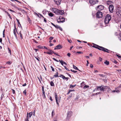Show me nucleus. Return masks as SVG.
I'll list each match as a JSON object with an SVG mask.
<instances>
[{
    "label": "nucleus",
    "mask_w": 121,
    "mask_h": 121,
    "mask_svg": "<svg viewBox=\"0 0 121 121\" xmlns=\"http://www.w3.org/2000/svg\"><path fill=\"white\" fill-rule=\"evenodd\" d=\"M111 18V15L109 14H107L104 20V22L106 24L108 23Z\"/></svg>",
    "instance_id": "f257e3e1"
},
{
    "label": "nucleus",
    "mask_w": 121,
    "mask_h": 121,
    "mask_svg": "<svg viewBox=\"0 0 121 121\" xmlns=\"http://www.w3.org/2000/svg\"><path fill=\"white\" fill-rule=\"evenodd\" d=\"M57 22L59 23L63 22L65 21V19L64 17H60L57 20Z\"/></svg>",
    "instance_id": "f03ea898"
},
{
    "label": "nucleus",
    "mask_w": 121,
    "mask_h": 121,
    "mask_svg": "<svg viewBox=\"0 0 121 121\" xmlns=\"http://www.w3.org/2000/svg\"><path fill=\"white\" fill-rule=\"evenodd\" d=\"M96 17L99 18H101L102 16V13L99 11H98L96 13Z\"/></svg>",
    "instance_id": "7ed1b4c3"
},
{
    "label": "nucleus",
    "mask_w": 121,
    "mask_h": 121,
    "mask_svg": "<svg viewBox=\"0 0 121 121\" xmlns=\"http://www.w3.org/2000/svg\"><path fill=\"white\" fill-rule=\"evenodd\" d=\"M55 97L56 100V103L57 104V105L58 106H59V104L58 102V101L59 102L60 101V100L61 99V97L59 96L58 97V98L57 97V94L56 93H55Z\"/></svg>",
    "instance_id": "20e7f679"
},
{
    "label": "nucleus",
    "mask_w": 121,
    "mask_h": 121,
    "mask_svg": "<svg viewBox=\"0 0 121 121\" xmlns=\"http://www.w3.org/2000/svg\"><path fill=\"white\" fill-rule=\"evenodd\" d=\"M89 3L91 4L94 5L98 2V0H90Z\"/></svg>",
    "instance_id": "39448f33"
},
{
    "label": "nucleus",
    "mask_w": 121,
    "mask_h": 121,
    "mask_svg": "<svg viewBox=\"0 0 121 121\" xmlns=\"http://www.w3.org/2000/svg\"><path fill=\"white\" fill-rule=\"evenodd\" d=\"M116 13L118 16H121V7L118 8Z\"/></svg>",
    "instance_id": "423d86ee"
},
{
    "label": "nucleus",
    "mask_w": 121,
    "mask_h": 121,
    "mask_svg": "<svg viewBox=\"0 0 121 121\" xmlns=\"http://www.w3.org/2000/svg\"><path fill=\"white\" fill-rule=\"evenodd\" d=\"M52 11L54 13H55L56 14L58 15V11H59V10H58L57 9L53 8H52L51 9Z\"/></svg>",
    "instance_id": "0eeeda50"
},
{
    "label": "nucleus",
    "mask_w": 121,
    "mask_h": 121,
    "mask_svg": "<svg viewBox=\"0 0 121 121\" xmlns=\"http://www.w3.org/2000/svg\"><path fill=\"white\" fill-rule=\"evenodd\" d=\"M99 48H99V50H102L104 52H106L107 53L109 52L108 51L109 50L107 49L106 48L101 46V47H99Z\"/></svg>",
    "instance_id": "6e6552de"
},
{
    "label": "nucleus",
    "mask_w": 121,
    "mask_h": 121,
    "mask_svg": "<svg viewBox=\"0 0 121 121\" xmlns=\"http://www.w3.org/2000/svg\"><path fill=\"white\" fill-rule=\"evenodd\" d=\"M114 7L112 5H110L109 6V9L110 12L111 13H112L113 12Z\"/></svg>",
    "instance_id": "1a4fd4ad"
},
{
    "label": "nucleus",
    "mask_w": 121,
    "mask_h": 121,
    "mask_svg": "<svg viewBox=\"0 0 121 121\" xmlns=\"http://www.w3.org/2000/svg\"><path fill=\"white\" fill-rule=\"evenodd\" d=\"M104 6L101 5H100L97 6V9L99 10H101L104 9Z\"/></svg>",
    "instance_id": "9d476101"
},
{
    "label": "nucleus",
    "mask_w": 121,
    "mask_h": 121,
    "mask_svg": "<svg viewBox=\"0 0 121 121\" xmlns=\"http://www.w3.org/2000/svg\"><path fill=\"white\" fill-rule=\"evenodd\" d=\"M62 48V47L61 45L60 44H59L54 49H61Z\"/></svg>",
    "instance_id": "9b49d317"
},
{
    "label": "nucleus",
    "mask_w": 121,
    "mask_h": 121,
    "mask_svg": "<svg viewBox=\"0 0 121 121\" xmlns=\"http://www.w3.org/2000/svg\"><path fill=\"white\" fill-rule=\"evenodd\" d=\"M48 50L49 51V52H47V54L49 55H52V53H54V52L53 51H52L51 50L48 49Z\"/></svg>",
    "instance_id": "f8f14e48"
},
{
    "label": "nucleus",
    "mask_w": 121,
    "mask_h": 121,
    "mask_svg": "<svg viewBox=\"0 0 121 121\" xmlns=\"http://www.w3.org/2000/svg\"><path fill=\"white\" fill-rule=\"evenodd\" d=\"M54 1L56 4L59 5L60 3L61 0H54Z\"/></svg>",
    "instance_id": "ddd939ff"
},
{
    "label": "nucleus",
    "mask_w": 121,
    "mask_h": 121,
    "mask_svg": "<svg viewBox=\"0 0 121 121\" xmlns=\"http://www.w3.org/2000/svg\"><path fill=\"white\" fill-rule=\"evenodd\" d=\"M64 12L63 10H59L58 14V15H62L64 14Z\"/></svg>",
    "instance_id": "4468645a"
},
{
    "label": "nucleus",
    "mask_w": 121,
    "mask_h": 121,
    "mask_svg": "<svg viewBox=\"0 0 121 121\" xmlns=\"http://www.w3.org/2000/svg\"><path fill=\"white\" fill-rule=\"evenodd\" d=\"M42 91L43 94V95L44 97L45 98H46V96L45 95V92L44 91V87L43 86L42 87Z\"/></svg>",
    "instance_id": "2eb2a0df"
},
{
    "label": "nucleus",
    "mask_w": 121,
    "mask_h": 121,
    "mask_svg": "<svg viewBox=\"0 0 121 121\" xmlns=\"http://www.w3.org/2000/svg\"><path fill=\"white\" fill-rule=\"evenodd\" d=\"M15 31H17V30L16 29V28L15 27V29H14L13 30V33L14 35L16 38V39H17V36L16 33Z\"/></svg>",
    "instance_id": "dca6fc26"
},
{
    "label": "nucleus",
    "mask_w": 121,
    "mask_h": 121,
    "mask_svg": "<svg viewBox=\"0 0 121 121\" xmlns=\"http://www.w3.org/2000/svg\"><path fill=\"white\" fill-rule=\"evenodd\" d=\"M32 115V112H31L30 113H29L28 114V113H27V116L26 117L27 118H28V117H29V118H30L31 116Z\"/></svg>",
    "instance_id": "f3484780"
},
{
    "label": "nucleus",
    "mask_w": 121,
    "mask_h": 121,
    "mask_svg": "<svg viewBox=\"0 0 121 121\" xmlns=\"http://www.w3.org/2000/svg\"><path fill=\"white\" fill-rule=\"evenodd\" d=\"M93 47L95 48H97L99 50V48H100L99 47H101V46H99L96 44H95Z\"/></svg>",
    "instance_id": "a211bd4d"
},
{
    "label": "nucleus",
    "mask_w": 121,
    "mask_h": 121,
    "mask_svg": "<svg viewBox=\"0 0 121 121\" xmlns=\"http://www.w3.org/2000/svg\"><path fill=\"white\" fill-rule=\"evenodd\" d=\"M99 87L101 91H104V87H103V86H99Z\"/></svg>",
    "instance_id": "6ab92c4d"
},
{
    "label": "nucleus",
    "mask_w": 121,
    "mask_h": 121,
    "mask_svg": "<svg viewBox=\"0 0 121 121\" xmlns=\"http://www.w3.org/2000/svg\"><path fill=\"white\" fill-rule=\"evenodd\" d=\"M16 20L17 21V22L18 23V26L19 27H20L21 26V25L20 24L19 20L17 19H16Z\"/></svg>",
    "instance_id": "aec40b11"
},
{
    "label": "nucleus",
    "mask_w": 121,
    "mask_h": 121,
    "mask_svg": "<svg viewBox=\"0 0 121 121\" xmlns=\"http://www.w3.org/2000/svg\"><path fill=\"white\" fill-rule=\"evenodd\" d=\"M50 84L51 86H54V84L52 81L51 82Z\"/></svg>",
    "instance_id": "412c9836"
},
{
    "label": "nucleus",
    "mask_w": 121,
    "mask_h": 121,
    "mask_svg": "<svg viewBox=\"0 0 121 121\" xmlns=\"http://www.w3.org/2000/svg\"><path fill=\"white\" fill-rule=\"evenodd\" d=\"M104 63L107 65H108L109 64V62L108 61H106L104 62Z\"/></svg>",
    "instance_id": "4be33fe9"
},
{
    "label": "nucleus",
    "mask_w": 121,
    "mask_h": 121,
    "mask_svg": "<svg viewBox=\"0 0 121 121\" xmlns=\"http://www.w3.org/2000/svg\"><path fill=\"white\" fill-rule=\"evenodd\" d=\"M73 68L74 69H75L76 70H79L78 69V68L76 66H75L74 65H73Z\"/></svg>",
    "instance_id": "5701e85b"
},
{
    "label": "nucleus",
    "mask_w": 121,
    "mask_h": 121,
    "mask_svg": "<svg viewBox=\"0 0 121 121\" xmlns=\"http://www.w3.org/2000/svg\"><path fill=\"white\" fill-rule=\"evenodd\" d=\"M59 61L60 63H61V65H63L64 61H62V60H59Z\"/></svg>",
    "instance_id": "b1692460"
},
{
    "label": "nucleus",
    "mask_w": 121,
    "mask_h": 121,
    "mask_svg": "<svg viewBox=\"0 0 121 121\" xmlns=\"http://www.w3.org/2000/svg\"><path fill=\"white\" fill-rule=\"evenodd\" d=\"M89 87V86L85 85V86L83 87V88L84 89H85L86 88H88Z\"/></svg>",
    "instance_id": "393cba45"
},
{
    "label": "nucleus",
    "mask_w": 121,
    "mask_h": 121,
    "mask_svg": "<svg viewBox=\"0 0 121 121\" xmlns=\"http://www.w3.org/2000/svg\"><path fill=\"white\" fill-rule=\"evenodd\" d=\"M76 85H70V86L69 87L70 88H72L73 87H75V86Z\"/></svg>",
    "instance_id": "a878e982"
},
{
    "label": "nucleus",
    "mask_w": 121,
    "mask_h": 121,
    "mask_svg": "<svg viewBox=\"0 0 121 121\" xmlns=\"http://www.w3.org/2000/svg\"><path fill=\"white\" fill-rule=\"evenodd\" d=\"M112 3V2L111 1H108L107 2V4L108 5H109L111 4Z\"/></svg>",
    "instance_id": "bb28decb"
},
{
    "label": "nucleus",
    "mask_w": 121,
    "mask_h": 121,
    "mask_svg": "<svg viewBox=\"0 0 121 121\" xmlns=\"http://www.w3.org/2000/svg\"><path fill=\"white\" fill-rule=\"evenodd\" d=\"M49 15L51 17H52L53 15V14L52 13H48Z\"/></svg>",
    "instance_id": "cd10ccee"
},
{
    "label": "nucleus",
    "mask_w": 121,
    "mask_h": 121,
    "mask_svg": "<svg viewBox=\"0 0 121 121\" xmlns=\"http://www.w3.org/2000/svg\"><path fill=\"white\" fill-rule=\"evenodd\" d=\"M103 87H104V90H105L106 89H108V87L107 86H103Z\"/></svg>",
    "instance_id": "c85d7f7f"
},
{
    "label": "nucleus",
    "mask_w": 121,
    "mask_h": 121,
    "mask_svg": "<svg viewBox=\"0 0 121 121\" xmlns=\"http://www.w3.org/2000/svg\"><path fill=\"white\" fill-rule=\"evenodd\" d=\"M38 78L40 82H41V81H42V77L40 76V78H39V77H38Z\"/></svg>",
    "instance_id": "c756f323"
},
{
    "label": "nucleus",
    "mask_w": 121,
    "mask_h": 121,
    "mask_svg": "<svg viewBox=\"0 0 121 121\" xmlns=\"http://www.w3.org/2000/svg\"><path fill=\"white\" fill-rule=\"evenodd\" d=\"M54 115V110L52 111V116L53 117Z\"/></svg>",
    "instance_id": "7c9ffc66"
},
{
    "label": "nucleus",
    "mask_w": 121,
    "mask_h": 121,
    "mask_svg": "<svg viewBox=\"0 0 121 121\" xmlns=\"http://www.w3.org/2000/svg\"><path fill=\"white\" fill-rule=\"evenodd\" d=\"M34 14L35 15H36L38 17H39V13L38 14L37 13L35 12L34 13Z\"/></svg>",
    "instance_id": "2f4dec72"
},
{
    "label": "nucleus",
    "mask_w": 121,
    "mask_h": 121,
    "mask_svg": "<svg viewBox=\"0 0 121 121\" xmlns=\"http://www.w3.org/2000/svg\"><path fill=\"white\" fill-rule=\"evenodd\" d=\"M38 48H39L40 49L43 48V47L41 46L40 45L38 46Z\"/></svg>",
    "instance_id": "473e14b6"
},
{
    "label": "nucleus",
    "mask_w": 121,
    "mask_h": 121,
    "mask_svg": "<svg viewBox=\"0 0 121 121\" xmlns=\"http://www.w3.org/2000/svg\"><path fill=\"white\" fill-rule=\"evenodd\" d=\"M8 51H9V53H10V55H11V50H10V48H8Z\"/></svg>",
    "instance_id": "72a5a7b5"
},
{
    "label": "nucleus",
    "mask_w": 121,
    "mask_h": 121,
    "mask_svg": "<svg viewBox=\"0 0 121 121\" xmlns=\"http://www.w3.org/2000/svg\"><path fill=\"white\" fill-rule=\"evenodd\" d=\"M117 92V93H119V92L120 91H115V90H113L112 91V92Z\"/></svg>",
    "instance_id": "f704fd0d"
},
{
    "label": "nucleus",
    "mask_w": 121,
    "mask_h": 121,
    "mask_svg": "<svg viewBox=\"0 0 121 121\" xmlns=\"http://www.w3.org/2000/svg\"><path fill=\"white\" fill-rule=\"evenodd\" d=\"M85 85V83L84 82H82L81 84V87H82V85Z\"/></svg>",
    "instance_id": "c9c22d12"
},
{
    "label": "nucleus",
    "mask_w": 121,
    "mask_h": 121,
    "mask_svg": "<svg viewBox=\"0 0 121 121\" xmlns=\"http://www.w3.org/2000/svg\"><path fill=\"white\" fill-rule=\"evenodd\" d=\"M96 87L97 88L95 89V91H97L98 89L99 88V86H96Z\"/></svg>",
    "instance_id": "e433bc0d"
},
{
    "label": "nucleus",
    "mask_w": 121,
    "mask_h": 121,
    "mask_svg": "<svg viewBox=\"0 0 121 121\" xmlns=\"http://www.w3.org/2000/svg\"><path fill=\"white\" fill-rule=\"evenodd\" d=\"M51 68L52 69V70L54 72V68H53V67H52V66H51Z\"/></svg>",
    "instance_id": "4c0bfd02"
},
{
    "label": "nucleus",
    "mask_w": 121,
    "mask_h": 121,
    "mask_svg": "<svg viewBox=\"0 0 121 121\" xmlns=\"http://www.w3.org/2000/svg\"><path fill=\"white\" fill-rule=\"evenodd\" d=\"M71 71H72L75 73L77 72V71H75V70H72V69H71Z\"/></svg>",
    "instance_id": "58836bf2"
},
{
    "label": "nucleus",
    "mask_w": 121,
    "mask_h": 121,
    "mask_svg": "<svg viewBox=\"0 0 121 121\" xmlns=\"http://www.w3.org/2000/svg\"><path fill=\"white\" fill-rule=\"evenodd\" d=\"M4 96V94H2L1 95V99H2Z\"/></svg>",
    "instance_id": "ea45409f"
},
{
    "label": "nucleus",
    "mask_w": 121,
    "mask_h": 121,
    "mask_svg": "<svg viewBox=\"0 0 121 121\" xmlns=\"http://www.w3.org/2000/svg\"><path fill=\"white\" fill-rule=\"evenodd\" d=\"M8 15V16H9V17L11 19L12 18H11V17L10 16V15L9 14L8 12H7V13Z\"/></svg>",
    "instance_id": "a19ab883"
},
{
    "label": "nucleus",
    "mask_w": 121,
    "mask_h": 121,
    "mask_svg": "<svg viewBox=\"0 0 121 121\" xmlns=\"http://www.w3.org/2000/svg\"><path fill=\"white\" fill-rule=\"evenodd\" d=\"M77 53H79V54L83 53L82 52H77Z\"/></svg>",
    "instance_id": "79ce46f5"
},
{
    "label": "nucleus",
    "mask_w": 121,
    "mask_h": 121,
    "mask_svg": "<svg viewBox=\"0 0 121 121\" xmlns=\"http://www.w3.org/2000/svg\"><path fill=\"white\" fill-rule=\"evenodd\" d=\"M70 53H68L67 55V56H68L69 57L70 56Z\"/></svg>",
    "instance_id": "37998d69"
},
{
    "label": "nucleus",
    "mask_w": 121,
    "mask_h": 121,
    "mask_svg": "<svg viewBox=\"0 0 121 121\" xmlns=\"http://www.w3.org/2000/svg\"><path fill=\"white\" fill-rule=\"evenodd\" d=\"M69 91V92H72V91H75V90H70Z\"/></svg>",
    "instance_id": "c03bdc74"
},
{
    "label": "nucleus",
    "mask_w": 121,
    "mask_h": 121,
    "mask_svg": "<svg viewBox=\"0 0 121 121\" xmlns=\"http://www.w3.org/2000/svg\"><path fill=\"white\" fill-rule=\"evenodd\" d=\"M113 62L117 64V61H116L115 60H113Z\"/></svg>",
    "instance_id": "a18cd8bd"
},
{
    "label": "nucleus",
    "mask_w": 121,
    "mask_h": 121,
    "mask_svg": "<svg viewBox=\"0 0 121 121\" xmlns=\"http://www.w3.org/2000/svg\"><path fill=\"white\" fill-rule=\"evenodd\" d=\"M118 32H119V36L121 38V32H120L119 31H118Z\"/></svg>",
    "instance_id": "49530a36"
},
{
    "label": "nucleus",
    "mask_w": 121,
    "mask_h": 121,
    "mask_svg": "<svg viewBox=\"0 0 121 121\" xmlns=\"http://www.w3.org/2000/svg\"><path fill=\"white\" fill-rule=\"evenodd\" d=\"M58 28H59L61 31H62V28L60 26Z\"/></svg>",
    "instance_id": "de8ad7c7"
},
{
    "label": "nucleus",
    "mask_w": 121,
    "mask_h": 121,
    "mask_svg": "<svg viewBox=\"0 0 121 121\" xmlns=\"http://www.w3.org/2000/svg\"><path fill=\"white\" fill-rule=\"evenodd\" d=\"M119 32L118 33V32H115V35H118V34H119Z\"/></svg>",
    "instance_id": "09e8293b"
},
{
    "label": "nucleus",
    "mask_w": 121,
    "mask_h": 121,
    "mask_svg": "<svg viewBox=\"0 0 121 121\" xmlns=\"http://www.w3.org/2000/svg\"><path fill=\"white\" fill-rule=\"evenodd\" d=\"M64 67H65V68L68 71H69V70L68 69V68H67L65 66H64Z\"/></svg>",
    "instance_id": "8fccbe9b"
},
{
    "label": "nucleus",
    "mask_w": 121,
    "mask_h": 121,
    "mask_svg": "<svg viewBox=\"0 0 121 121\" xmlns=\"http://www.w3.org/2000/svg\"><path fill=\"white\" fill-rule=\"evenodd\" d=\"M99 61H102V59L100 57H99Z\"/></svg>",
    "instance_id": "3c124183"
},
{
    "label": "nucleus",
    "mask_w": 121,
    "mask_h": 121,
    "mask_svg": "<svg viewBox=\"0 0 121 121\" xmlns=\"http://www.w3.org/2000/svg\"><path fill=\"white\" fill-rule=\"evenodd\" d=\"M59 26L57 25H55V26L54 27L56 28H58Z\"/></svg>",
    "instance_id": "603ef678"
},
{
    "label": "nucleus",
    "mask_w": 121,
    "mask_h": 121,
    "mask_svg": "<svg viewBox=\"0 0 121 121\" xmlns=\"http://www.w3.org/2000/svg\"><path fill=\"white\" fill-rule=\"evenodd\" d=\"M54 38L53 37H51L50 38V40H52V39H53Z\"/></svg>",
    "instance_id": "864d4df0"
},
{
    "label": "nucleus",
    "mask_w": 121,
    "mask_h": 121,
    "mask_svg": "<svg viewBox=\"0 0 121 121\" xmlns=\"http://www.w3.org/2000/svg\"><path fill=\"white\" fill-rule=\"evenodd\" d=\"M62 78L63 79H65V76H64V75H63V76H62Z\"/></svg>",
    "instance_id": "5fc2aeb1"
},
{
    "label": "nucleus",
    "mask_w": 121,
    "mask_h": 121,
    "mask_svg": "<svg viewBox=\"0 0 121 121\" xmlns=\"http://www.w3.org/2000/svg\"><path fill=\"white\" fill-rule=\"evenodd\" d=\"M23 93L25 94L26 95V90L24 91L23 92Z\"/></svg>",
    "instance_id": "6e6d98bb"
},
{
    "label": "nucleus",
    "mask_w": 121,
    "mask_h": 121,
    "mask_svg": "<svg viewBox=\"0 0 121 121\" xmlns=\"http://www.w3.org/2000/svg\"><path fill=\"white\" fill-rule=\"evenodd\" d=\"M54 76L55 77H58L59 76L58 75H56V74H55L54 75Z\"/></svg>",
    "instance_id": "4d7b16f0"
},
{
    "label": "nucleus",
    "mask_w": 121,
    "mask_h": 121,
    "mask_svg": "<svg viewBox=\"0 0 121 121\" xmlns=\"http://www.w3.org/2000/svg\"><path fill=\"white\" fill-rule=\"evenodd\" d=\"M27 20L28 21H30V18L28 17H27Z\"/></svg>",
    "instance_id": "13d9d810"
},
{
    "label": "nucleus",
    "mask_w": 121,
    "mask_h": 121,
    "mask_svg": "<svg viewBox=\"0 0 121 121\" xmlns=\"http://www.w3.org/2000/svg\"><path fill=\"white\" fill-rule=\"evenodd\" d=\"M12 91H13V94H15V91L14 90L12 89Z\"/></svg>",
    "instance_id": "bf43d9fd"
},
{
    "label": "nucleus",
    "mask_w": 121,
    "mask_h": 121,
    "mask_svg": "<svg viewBox=\"0 0 121 121\" xmlns=\"http://www.w3.org/2000/svg\"><path fill=\"white\" fill-rule=\"evenodd\" d=\"M99 75L100 76L102 77H104V75H103V74H99Z\"/></svg>",
    "instance_id": "052dcab7"
},
{
    "label": "nucleus",
    "mask_w": 121,
    "mask_h": 121,
    "mask_svg": "<svg viewBox=\"0 0 121 121\" xmlns=\"http://www.w3.org/2000/svg\"><path fill=\"white\" fill-rule=\"evenodd\" d=\"M43 48H45V49H47L48 50V49L46 47V46H43Z\"/></svg>",
    "instance_id": "680f3d73"
},
{
    "label": "nucleus",
    "mask_w": 121,
    "mask_h": 121,
    "mask_svg": "<svg viewBox=\"0 0 121 121\" xmlns=\"http://www.w3.org/2000/svg\"><path fill=\"white\" fill-rule=\"evenodd\" d=\"M90 67L91 68H93V65L92 64H91L90 65Z\"/></svg>",
    "instance_id": "e2e57ef3"
},
{
    "label": "nucleus",
    "mask_w": 121,
    "mask_h": 121,
    "mask_svg": "<svg viewBox=\"0 0 121 121\" xmlns=\"http://www.w3.org/2000/svg\"><path fill=\"white\" fill-rule=\"evenodd\" d=\"M50 99L52 101H53V99H52V97L51 96H50Z\"/></svg>",
    "instance_id": "0e129e2a"
},
{
    "label": "nucleus",
    "mask_w": 121,
    "mask_h": 121,
    "mask_svg": "<svg viewBox=\"0 0 121 121\" xmlns=\"http://www.w3.org/2000/svg\"><path fill=\"white\" fill-rule=\"evenodd\" d=\"M87 61V64L86 65L87 66H88V64H89V62H88V60H87L86 61Z\"/></svg>",
    "instance_id": "69168bd1"
},
{
    "label": "nucleus",
    "mask_w": 121,
    "mask_h": 121,
    "mask_svg": "<svg viewBox=\"0 0 121 121\" xmlns=\"http://www.w3.org/2000/svg\"><path fill=\"white\" fill-rule=\"evenodd\" d=\"M108 92H110V91H111V89H110V88H108Z\"/></svg>",
    "instance_id": "338daca9"
},
{
    "label": "nucleus",
    "mask_w": 121,
    "mask_h": 121,
    "mask_svg": "<svg viewBox=\"0 0 121 121\" xmlns=\"http://www.w3.org/2000/svg\"><path fill=\"white\" fill-rule=\"evenodd\" d=\"M28 118L26 117V121H29L28 120Z\"/></svg>",
    "instance_id": "774afa93"
}]
</instances>
